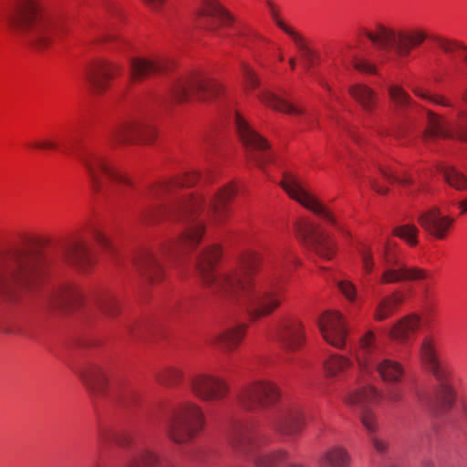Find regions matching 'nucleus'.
I'll return each mask as SVG.
<instances>
[{
  "label": "nucleus",
  "mask_w": 467,
  "mask_h": 467,
  "mask_svg": "<svg viewBox=\"0 0 467 467\" xmlns=\"http://www.w3.org/2000/svg\"><path fill=\"white\" fill-rule=\"evenodd\" d=\"M420 325V317L416 315L408 316L391 327L389 337L400 343H405L410 338V336L417 331Z\"/></svg>",
  "instance_id": "nucleus-34"
},
{
  "label": "nucleus",
  "mask_w": 467,
  "mask_h": 467,
  "mask_svg": "<svg viewBox=\"0 0 467 467\" xmlns=\"http://www.w3.org/2000/svg\"><path fill=\"white\" fill-rule=\"evenodd\" d=\"M52 304L58 308H78L85 304L84 294L75 285L62 286L55 292Z\"/></svg>",
  "instance_id": "nucleus-32"
},
{
  "label": "nucleus",
  "mask_w": 467,
  "mask_h": 467,
  "mask_svg": "<svg viewBox=\"0 0 467 467\" xmlns=\"http://www.w3.org/2000/svg\"><path fill=\"white\" fill-rule=\"evenodd\" d=\"M275 337L283 350L286 352L297 350L304 342L301 322L297 319L282 321L276 329Z\"/></svg>",
  "instance_id": "nucleus-26"
},
{
  "label": "nucleus",
  "mask_w": 467,
  "mask_h": 467,
  "mask_svg": "<svg viewBox=\"0 0 467 467\" xmlns=\"http://www.w3.org/2000/svg\"><path fill=\"white\" fill-rule=\"evenodd\" d=\"M205 423L202 408L194 402L186 401L173 410L167 424L168 437L177 444H184L193 439Z\"/></svg>",
  "instance_id": "nucleus-10"
},
{
  "label": "nucleus",
  "mask_w": 467,
  "mask_h": 467,
  "mask_svg": "<svg viewBox=\"0 0 467 467\" xmlns=\"http://www.w3.org/2000/svg\"><path fill=\"white\" fill-rule=\"evenodd\" d=\"M99 442L107 444L114 441L118 445L125 447L130 443V437L125 433L115 432L107 426H101L98 431Z\"/></svg>",
  "instance_id": "nucleus-44"
},
{
  "label": "nucleus",
  "mask_w": 467,
  "mask_h": 467,
  "mask_svg": "<svg viewBox=\"0 0 467 467\" xmlns=\"http://www.w3.org/2000/svg\"><path fill=\"white\" fill-rule=\"evenodd\" d=\"M403 300V295L399 292L382 298L376 306L374 318L377 321H382L390 317Z\"/></svg>",
  "instance_id": "nucleus-38"
},
{
  "label": "nucleus",
  "mask_w": 467,
  "mask_h": 467,
  "mask_svg": "<svg viewBox=\"0 0 467 467\" xmlns=\"http://www.w3.org/2000/svg\"><path fill=\"white\" fill-rule=\"evenodd\" d=\"M197 179V173H188L155 185L149 191L147 202L138 215L140 223L153 224L165 215L171 222L183 226L178 239L156 249L141 250L134 258L138 272L150 281L161 278L164 260H171L200 243L205 220L211 224H218L227 217V203L235 194L234 188L227 185L208 198L179 193L180 189L193 185Z\"/></svg>",
  "instance_id": "nucleus-1"
},
{
  "label": "nucleus",
  "mask_w": 467,
  "mask_h": 467,
  "mask_svg": "<svg viewBox=\"0 0 467 467\" xmlns=\"http://www.w3.org/2000/svg\"><path fill=\"white\" fill-rule=\"evenodd\" d=\"M352 361L341 355H331L324 363L325 371L327 377H338L347 369L351 368Z\"/></svg>",
  "instance_id": "nucleus-40"
},
{
  "label": "nucleus",
  "mask_w": 467,
  "mask_h": 467,
  "mask_svg": "<svg viewBox=\"0 0 467 467\" xmlns=\"http://www.w3.org/2000/svg\"><path fill=\"white\" fill-rule=\"evenodd\" d=\"M422 467H435V466H434V462L432 461L426 460V461H424Z\"/></svg>",
  "instance_id": "nucleus-64"
},
{
  "label": "nucleus",
  "mask_w": 467,
  "mask_h": 467,
  "mask_svg": "<svg viewBox=\"0 0 467 467\" xmlns=\"http://www.w3.org/2000/svg\"><path fill=\"white\" fill-rule=\"evenodd\" d=\"M223 93V87L220 82L202 75L176 78L170 88V98L177 103L186 101L191 94L200 101H212Z\"/></svg>",
  "instance_id": "nucleus-11"
},
{
  "label": "nucleus",
  "mask_w": 467,
  "mask_h": 467,
  "mask_svg": "<svg viewBox=\"0 0 467 467\" xmlns=\"http://www.w3.org/2000/svg\"><path fill=\"white\" fill-rule=\"evenodd\" d=\"M383 266L384 271L380 279L383 284L420 280L426 277L425 270L419 267H408L404 263L399 261L389 251L388 244L384 249Z\"/></svg>",
  "instance_id": "nucleus-20"
},
{
  "label": "nucleus",
  "mask_w": 467,
  "mask_h": 467,
  "mask_svg": "<svg viewBox=\"0 0 467 467\" xmlns=\"http://www.w3.org/2000/svg\"><path fill=\"white\" fill-rule=\"evenodd\" d=\"M435 43L446 54L461 57L467 67V47L458 41L442 37H436Z\"/></svg>",
  "instance_id": "nucleus-41"
},
{
  "label": "nucleus",
  "mask_w": 467,
  "mask_h": 467,
  "mask_svg": "<svg viewBox=\"0 0 467 467\" xmlns=\"http://www.w3.org/2000/svg\"><path fill=\"white\" fill-rule=\"evenodd\" d=\"M298 238L319 257L329 260L335 254V244L321 226L309 220H301L296 225Z\"/></svg>",
  "instance_id": "nucleus-18"
},
{
  "label": "nucleus",
  "mask_w": 467,
  "mask_h": 467,
  "mask_svg": "<svg viewBox=\"0 0 467 467\" xmlns=\"http://www.w3.org/2000/svg\"><path fill=\"white\" fill-rule=\"evenodd\" d=\"M363 34L377 47L384 50H394L399 57H406L410 51L427 38L421 29L396 30L383 24H376L373 31L362 29Z\"/></svg>",
  "instance_id": "nucleus-9"
},
{
  "label": "nucleus",
  "mask_w": 467,
  "mask_h": 467,
  "mask_svg": "<svg viewBox=\"0 0 467 467\" xmlns=\"http://www.w3.org/2000/svg\"><path fill=\"white\" fill-rule=\"evenodd\" d=\"M182 371L176 367L165 368L158 374V380L161 384L173 386L178 384L182 379Z\"/></svg>",
  "instance_id": "nucleus-47"
},
{
  "label": "nucleus",
  "mask_w": 467,
  "mask_h": 467,
  "mask_svg": "<svg viewBox=\"0 0 467 467\" xmlns=\"http://www.w3.org/2000/svg\"><path fill=\"white\" fill-rule=\"evenodd\" d=\"M370 185H371L372 189L379 194H385L388 192V189L381 187L376 180H371Z\"/></svg>",
  "instance_id": "nucleus-62"
},
{
  "label": "nucleus",
  "mask_w": 467,
  "mask_h": 467,
  "mask_svg": "<svg viewBox=\"0 0 467 467\" xmlns=\"http://www.w3.org/2000/svg\"><path fill=\"white\" fill-rule=\"evenodd\" d=\"M64 260L75 267L86 271L94 262L93 254L85 241L72 240L63 249Z\"/></svg>",
  "instance_id": "nucleus-30"
},
{
  "label": "nucleus",
  "mask_w": 467,
  "mask_h": 467,
  "mask_svg": "<svg viewBox=\"0 0 467 467\" xmlns=\"http://www.w3.org/2000/svg\"><path fill=\"white\" fill-rule=\"evenodd\" d=\"M31 146L36 149L41 150H54L57 148V144L56 141L52 140H44L41 141H34L31 143Z\"/></svg>",
  "instance_id": "nucleus-59"
},
{
  "label": "nucleus",
  "mask_w": 467,
  "mask_h": 467,
  "mask_svg": "<svg viewBox=\"0 0 467 467\" xmlns=\"http://www.w3.org/2000/svg\"><path fill=\"white\" fill-rule=\"evenodd\" d=\"M358 252L360 254L362 267L364 271L367 274H370L373 271L375 265L374 258L370 249L363 245L358 249Z\"/></svg>",
  "instance_id": "nucleus-51"
},
{
  "label": "nucleus",
  "mask_w": 467,
  "mask_h": 467,
  "mask_svg": "<svg viewBox=\"0 0 467 467\" xmlns=\"http://www.w3.org/2000/svg\"><path fill=\"white\" fill-rule=\"evenodd\" d=\"M260 100L265 105L284 113L301 115L305 113L303 109H300L281 96L275 95L271 91L265 90L259 95Z\"/></svg>",
  "instance_id": "nucleus-37"
},
{
  "label": "nucleus",
  "mask_w": 467,
  "mask_h": 467,
  "mask_svg": "<svg viewBox=\"0 0 467 467\" xmlns=\"http://www.w3.org/2000/svg\"><path fill=\"white\" fill-rule=\"evenodd\" d=\"M420 358L425 368L439 381V385L433 393V397L428 398L426 400L424 397L416 390V396L421 402L426 403H438L443 408H450L453 402V389L447 383L450 371L440 361L436 343L432 337H426L420 348Z\"/></svg>",
  "instance_id": "nucleus-7"
},
{
  "label": "nucleus",
  "mask_w": 467,
  "mask_h": 467,
  "mask_svg": "<svg viewBox=\"0 0 467 467\" xmlns=\"http://www.w3.org/2000/svg\"><path fill=\"white\" fill-rule=\"evenodd\" d=\"M296 260L292 250L288 248L282 249L275 258L270 274L278 275L282 271L287 270L291 265L296 264Z\"/></svg>",
  "instance_id": "nucleus-42"
},
{
  "label": "nucleus",
  "mask_w": 467,
  "mask_h": 467,
  "mask_svg": "<svg viewBox=\"0 0 467 467\" xmlns=\"http://www.w3.org/2000/svg\"><path fill=\"white\" fill-rule=\"evenodd\" d=\"M78 376L92 398L99 399L105 394L108 377L103 366L87 365L78 372Z\"/></svg>",
  "instance_id": "nucleus-27"
},
{
  "label": "nucleus",
  "mask_w": 467,
  "mask_h": 467,
  "mask_svg": "<svg viewBox=\"0 0 467 467\" xmlns=\"http://www.w3.org/2000/svg\"><path fill=\"white\" fill-rule=\"evenodd\" d=\"M393 234L404 240L410 246H415L418 244V228L413 224H403L397 226L393 229Z\"/></svg>",
  "instance_id": "nucleus-46"
},
{
  "label": "nucleus",
  "mask_w": 467,
  "mask_h": 467,
  "mask_svg": "<svg viewBox=\"0 0 467 467\" xmlns=\"http://www.w3.org/2000/svg\"><path fill=\"white\" fill-rule=\"evenodd\" d=\"M402 396V389L396 386L389 387L386 391V399L391 402H398L401 400Z\"/></svg>",
  "instance_id": "nucleus-57"
},
{
  "label": "nucleus",
  "mask_w": 467,
  "mask_h": 467,
  "mask_svg": "<svg viewBox=\"0 0 467 467\" xmlns=\"http://www.w3.org/2000/svg\"><path fill=\"white\" fill-rule=\"evenodd\" d=\"M94 192L105 197L124 201L130 197L134 182L123 171L114 166L107 156L88 152L79 156Z\"/></svg>",
  "instance_id": "nucleus-5"
},
{
  "label": "nucleus",
  "mask_w": 467,
  "mask_h": 467,
  "mask_svg": "<svg viewBox=\"0 0 467 467\" xmlns=\"http://www.w3.org/2000/svg\"><path fill=\"white\" fill-rule=\"evenodd\" d=\"M120 71V67L107 59L91 62L85 72V78L90 88L97 93L105 91L110 80Z\"/></svg>",
  "instance_id": "nucleus-22"
},
{
  "label": "nucleus",
  "mask_w": 467,
  "mask_h": 467,
  "mask_svg": "<svg viewBox=\"0 0 467 467\" xmlns=\"http://www.w3.org/2000/svg\"><path fill=\"white\" fill-rule=\"evenodd\" d=\"M280 184L290 198L329 223L337 224L336 219L330 211L305 188L296 176L285 173Z\"/></svg>",
  "instance_id": "nucleus-16"
},
{
  "label": "nucleus",
  "mask_w": 467,
  "mask_h": 467,
  "mask_svg": "<svg viewBox=\"0 0 467 467\" xmlns=\"http://www.w3.org/2000/svg\"><path fill=\"white\" fill-rule=\"evenodd\" d=\"M229 440L236 453L256 467H278L289 458V453L285 450L266 451L270 438L250 426H233Z\"/></svg>",
  "instance_id": "nucleus-6"
},
{
  "label": "nucleus",
  "mask_w": 467,
  "mask_h": 467,
  "mask_svg": "<svg viewBox=\"0 0 467 467\" xmlns=\"http://www.w3.org/2000/svg\"><path fill=\"white\" fill-rule=\"evenodd\" d=\"M420 225L437 239H444L453 220L442 215L439 208L422 213L418 219Z\"/></svg>",
  "instance_id": "nucleus-29"
},
{
  "label": "nucleus",
  "mask_w": 467,
  "mask_h": 467,
  "mask_svg": "<svg viewBox=\"0 0 467 467\" xmlns=\"http://www.w3.org/2000/svg\"><path fill=\"white\" fill-rule=\"evenodd\" d=\"M389 95L398 111L405 110L411 104L410 96L401 87L395 85L389 86Z\"/></svg>",
  "instance_id": "nucleus-45"
},
{
  "label": "nucleus",
  "mask_w": 467,
  "mask_h": 467,
  "mask_svg": "<svg viewBox=\"0 0 467 467\" xmlns=\"http://www.w3.org/2000/svg\"><path fill=\"white\" fill-rule=\"evenodd\" d=\"M105 29L99 37V42H115L120 39L118 35L117 18L120 16V6L112 1H105L102 4Z\"/></svg>",
  "instance_id": "nucleus-31"
},
{
  "label": "nucleus",
  "mask_w": 467,
  "mask_h": 467,
  "mask_svg": "<svg viewBox=\"0 0 467 467\" xmlns=\"http://www.w3.org/2000/svg\"><path fill=\"white\" fill-rule=\"evenodd\" d=\"M10 30L36 49L50 46L60 31V25L47 15L38 1L26 0L6 18Z\"/></svg>",
  "instance_id": "nucleus-4"
},
{
  "label": "nucleus",
  "mask_w": 467,
  "mask_h": 467,
  "mask_svg": "<svg viewBox=\"0 0 467 467\" xmlns=\"http://www.w3.org/2000/svg\"><path fill=\"white\" fill-rule=\"evenodd\" d=\"M369 439H370V441L372 442V445H373L375 451L378 453L383 454L388 451L389 445L385 440L379 438L376 435L369 437Z\"/></svg>",
  "instance_id": "nucleus-56"
},
{
  "label": "nucleus",
  "mask_w": 467,
  "mask_h": 467,
  "mask_svg": "<svg viewBox=\"0 0 467 467\" xmlns=\"http://www.w3.org/2000/svg\"><path fill=\"white\" fill-rule=\"evenodd\" d=\"M156 137L155 129L150 120L134 117L120 121L111 128L109 139L112 143H150Z\"/></svg>",
  "instance_id": "nucleus-13"
},
{
  "label": "nucleus",
  "mask_w": 467,
  "mask_h": 467,
  "mask_svg": "<svg viewBox=\"0 0 467 467\" xmlns=\"http://www.w3.org/2000/svg\"><path fill=\"white\" fill-rule=\"evenodd\" d=\"M317 325L324 339L335 348L345 346L348 328L341 313L327 311L318 319Z\"/></svg>",
  "instance_id": "nucleus-21"
},
{
  "label": "nucleus",
  "mask_w": 467,
  "mask_h": 467,
  "mask_svg": "<svg viewBox=\"0 0 467 467\" xmlns=\"http://www.w3.org/2000/svg\"><path fill=\"white\" fill-rule=\"evenodd\" d=\"M220 257V247L213 245L204 249L196 262L198 275L210 293L245 306L253 320L272 314L281 305L283 288L265 286L266 276L255 277L261 264L257 254L247 252L240 257L238 267L216 272Z\"/></svg>",
  "instance_id": "nucleus-2"
},
{
  "label": "nucleus",
  "mask_w": 467,
  "mask_h": 467,
  "mask_svg": "<svg viewBox=\"0 0 467 467\" xmlns=\"http://www.w3.org/2000/svg\"><path fill=\"white\" fill-rule=\"evenodd\" d=\"M305 425L304 413L299 407L281 410L272 420V429L282 438L294 437Z\"/></svg>",
  "instance_id": "nucleus-23"
},
{
  "label": "nucleus",
  "mask_w": 467,
  "mask_h": 467,
  "mask_svg": "<svg viewBox=\"0 0 467 467\" xmlns=\"http://www.w3.org/2000/svg\"><path fill=\"white\" fill-rule=\"evenodd\" d=\"M247 326L244 324L224 327L210 336L208 342L211 346L223 352H233L245 335Z\"/></svg>",
  "instance_id": "nucleus-28"
},
{
  "label": "nucleus",
  "mask_w": 467,
  "mask_h": 467,
  "mask_svg": "<svg viewBox=\"0 0 467 467\" xmlns=\"http://www.w3.org/2000/svg\"><path fill=\"white\" fill-rule=\"evenodd\" d=\"M459 122L451 125L441 116L434 112L427 111V127L423 134V140L430 144L436 138L455 139L467 142V123L465 121V112L460 110L458 113Z\"/></svg>",
  "instance_id": "nucleus-15"
},
{
  "label": "nucleus",
  "mask_w": 467,
  "mask_h": 467,
  "mask_svg": "<svg viewBox=\"0 0 467 467\" xmlns=\"http://www.w3.org/2000/svg\"><path fill=\"white\" fill-rule=\"evenodd\" d=\"M243 74L247 88H255L259 85V80L254 71L249 66H243Z\"/></svg>",
  "instance_id": "nucleus-53"
},
{
  "label": "nucleus",
  "mask_w": 467,
  "mask_h": 467,
  "mask_svg": "<svg viewBox=\"0 0 467 467\" xmlns=\"http://www.w3.org/2000/svg\"><path fill=\"white\" fill-rule=\"evenodd\" d=\"M382 176L390 182H399L401 185H408L410 183V179L403 172H400L396 168L391 166L379 167Z\"/></svg>",
  "instance_id": "nucleus-48"
},
{
  "label": "nucleus",
  "mask_w": 467,
  "mask_h": 467,
  "mask_svg": "<svg viewBox=\"0 0 467 467\" xmlns=\"http://www.w3.org/2000/svg\"><path fill=\"white\" fill-rule=\"evenodd\" d=\"M354 67L357 70L367 73H375V66L366 60L355 59Z\"/></svg>",
  "instance_id": "nucleus-58"
},
{
  "label": "nucleus",
  "mask_w": 467,
  "mask_h": 467,
  "mask_svg": "<svg viewBox=\"0 0 467 467\" xmlns=\"http://www.w3.org/2000/svg\"><path fill=\"white\" fill-rule=\"evenodd\" d=\"M92 237L102 248L109 249L111 247L109 238L103 232L94 229L92 232Z\"/></svg>",
  "instance_id": "nucleus-55"
},
{
  "label": "nucleus",
  "mask_w": 467,
  "mask_h": 467,
  "mask_svg": "<svg viewBox=\"0 0 467 467\" xmlns=\"http://www.w3.org/2000/svg\"><path fill=\"white\" fill-rule=\"evenodd\" d=\"M190 389L204 401L223 400L229 393V385L223 378L212 374H198L190 379Z\"/></svg>",
  "instance_id": "nucleus-19"
},
{
  "label": "nucleus",
  "mask_w": 467,
  "mask_h": 467,
  "mask_svg": "<svg viewBox=\"0 0 467 467\" xmlns=\"http://www.w3.org/2000/svg\"><path fill=\"white\" fill-rule=\"evenodd\" d=\"M284 29L285 33L292 37L298 49L301 51L303 57L309 63H312L313 52L305 43V39L302 36L296 33L294 29H287L283 25H280Z\"/></svg>",
  "instance_id": "nucleus-49"
},
{
  "label": "nucleus",
  "mask_w": 467,
  "mask_h": 467,
  "mask_svg": "<svg viewBox=\"0 0 467 467\" xmlns=\"http://www.w3.org/2000/svg\"><path fill=\"white\" fill-rule=\"evenodd\" d=\"M44 268L41 254L15 243L0 242V297H10L35 284Z\"/></svg>",
  "instance_id": "nucleus-3"
},
{
  "label": "nucleus",
  "mask_w": 467,
  "mask_h": 467,
  "mask_svg": "<svg viewBox=\"0 0 467 467\" xmlns=\"http://www.w3.org/2000/svg\"><path fill=\"white\" fill-rule=\"evenodd\" d=\"M127 467H176L169 460L161 457L150 449L138 452L128 463Z\"/></svg>",
  "instance_id": "nucleus-35"
},
{
  "label": "nucleus",
  "mask_w": 467,
  "mask_h": 467,
  "mask_svg": "<svg viewBox=\"0 0 467 467\" xmlns=\"http://www.w3.org/2000/svg\"><path fill=\"white\" fill-rule=\"evenodd\" d=\"M146 5H148L152 10L160 11L165 0H142Z\"/></svg>",
  "instance_id": "nucleus-61"
},
{
  "label": "nucleus",
  "mask_w": 467,
  "mask_h": 467,
  "mask_svg": "<svg viewBox=\"0 0 467 467\" xmlns=\"http://www.w3.org/2000/svg\"><path fill=\"white\" fill-rule=\"evenodd\" d=\"M233 21L232 16L217 0H206L199 14L198 26L214 31L219 26H230Z\"/></svg>",
  "instance_id": "nucleus-24"
},
{
  "label": "nucleus",
  "mask_w": 467,
  "mask_h": 467,
  "mask_svg": "<svg viewBox=\"0 0 467 467\" xmlns=\"http://www.w3.org/2000/svg\"><path fill=\"white\" fill-rule=\"evenodd\" d=\"M357 362L361 373L369 374L375 370L383 381L390 384L398 383L404 373L400 363L380 357L372 331H368L360 339V352L357 355Z\"/></svg>",
  "instance_id": "nucleus-8"
},
{
  "label": "nucleus",
  "mask_w": 467,
  "mask_h": 467,
  "mask_svg": "<svg viewBox=\"0 0 467 467\" xmlns=\"http://www.w3.org/2000/svg\"><path fill=\"white\" fill-rule=\"evenodd\" d=\"M337 286L341 293L350 301L355 300L356 297V287L355 285L348 281L342 280L337 283Z\"/></svg>",
  "instance_id": "nucleus-54"
},
{
  "label": "nucleus",
  "mask_w": 467,
  "mask_h": 467,
  "mask_svg": "<svg viewBox=\"0 0 467 467\" xmlns=\"http://www.w3.org/2000/svg\"><path fill=\"white\" fill-rule=\"evenodd\" d=\"M319 467H350V455L342 445L328 447L318 460Z\"/></svg>",
  "instance_id": "nucleus-33"
},
{
  "label": "nucleus",
  "mask_w": 467,
  "mask_h": 467,
  "mask_svg": "<svg viewBox=\"0 0 467 467\" xmlns=\"http://www.w3.org/2000/svg\"><path fill=\"white\" fill-rule=\"evenodd\" d=\"M446 182L457 191L467 189V177L454 167H444L441 170Z\"/></svg>",
  "instance_id": "nucleus-43"
},
{
  "label": "nucleus",
  "mask_w": 467,
  "mask_h": 467,
  "mask_svg": "<svg viewBox=\"0 0 467 467\" xmlns=\"http://www.w3.org/2000/svg\"><path fill=\"white\" fill-rule=\"evenodd\" d=\"M234 123L238 136L245 148L247 159L261 169L272 162L273 153L267 140L238 113L234 116Z\"/></svg>",
  "instance_id": "nucleus-12"
},
{
  "label": "nucleus",
  "mask_w": 467,
  "mask_h": 467,
  "mask_svg": "<svg viewBox=\"0 0 467 467\" xmlns=\"http://www.w3.org/2000/svg\"><path fill=\"white\" fill-rule=\"evenodd\" d=\"M414 93L416 95H418L419 97H421L423 99H426L437 105H441V106H443V107H448V108H453L454 105L453 103H451L449 99H447L446 98H444L443 96H441V95H429L420 89H414Z\"/></svg>",
  "instance_id": "nucleus-52"
},
{
  "label": "nucleus",
  "mask_w": 467,
  "mask_h": 467,
  "mask_svg": "<svg viewBox=\"0 0 467 467\" xmlns=\"http://www.w3.org/2000/svg\"><path fill=\"white\" fill-rule=\"evenodd\" d=\"M114 396L123 405L129 406L134 402L135 390L129 387L118 386L113 389Z\"/></svg>",
  "instance_id": "nucleus-50"
},
{
  "label": "nucleus",
  "mask_w": 467,
  "mask_h": 467,
  "mask_svg": "<svg viewBox=\"0 0 467 467\" xmlns=\"http://www.w3.org/2000/svg\"><path fill=\"white\" fill-rule=\"evenodd\" d=\"M268 5L270 6V13H271V16L273 17V19L275 20L276 26L282 29L284 32H285V29L280 26V25H283L285 28L287 29H292L290 26H286L281 19H279L278 17V14H277V11L275 10V6L273 5V4L271 2H268Z\"/></svg>",
  "instance_id": "nucleus-60"
},
{
  "label": "nucleus",
  "mask_w": 467,
  "mask_h": 467,
  "mask_svg": "<svg viewBox=\"0 0 467 467\" xmlns=\"http://www.w3.org/2000/svg\"><path fill=\"white\" fill-rule=\"evenodd\" d=\"M459 208L461 209V213L467 212V198L459 202Z\"/></svg>",
  "instance_id": "nucleus-63"
},
{
  "label": "nucleus",
  "mask_w": 467,
  "mask_h": 467,
  "mask_svg": "<svg viewBox=\"0 0 467 467\" xmlns=\"http://www.w3.org/2000/svg\"><path fill=\"white\" fill-rule=\"evenodd\" d=\"M169 62L163 57H133L129 60L130 78L140 81L150 74L164 73L169 69Z\"/></svg>",
  "instance_id": "nucleus-25"
},
{
  "label": "nucleus",
  "mask_w": 467,
  "mask_h": 467,
  "mask_svg": "<svg viewBox=\"0 0 467 467\" xmlns=\"http://www.w3.org/2000/svg\"><path fill=\"white\" fill-rule=\"evenodd\" d=\"M379 398L377 389L370 386H362L345 397L348 405L358 410L359 420L369 437L376 435L379 423L376 414L368 408Z\"/></svg>",
  "instance_id": "nucleus-17"
},
{
  "label": "nucleus",
  "mask_w": 467,
  "mask_h": 467,
  "mask_svg": "<svg viewBox=\"0 0 467 467\" xmlns=\"http://www.w3.org/2000/svg\"><path fill=\"white\" fill-rule=\"evenodd\" d=\"M280 398L279 389L269 380H256L240 389L237 400L247 410L267 409L274 406Z\"/></svg>",
  "instance_id": "nucleus-14"
},
{
  "label": "nucleus",
  "mask_w": 467,
  "mask_h": 467,
  "mask_svg": "<svg viewBox=\"0 0 467 467\" xmlns=\"http://www.w3.org/2000/svg\"><path fill=\"white\" fill-rule=\"evenodd\" d=\"M93 306L105 317H115L119 312V301L112 294L104 293L92 299Z\"/></svg>",
  "instance_id": "nucleus-39"
},
{
  "label": "nucleus",
  "mask_w": 467,
  "mask_h": 467,
  "mask_svg": "<svg viewBox=\"0 0 467 467\" xmlns=\"http://www.w3.org/2000/svg\"><path fill=\"white\" fill-rule=\"evenodd\" d=\"M348 91L364 110L371 112L376 108L378 96L368 86L360 83L354 84L349 87Z\"/></svg>",
  "instance_id": "nucleus-36"
}]
</instances>
